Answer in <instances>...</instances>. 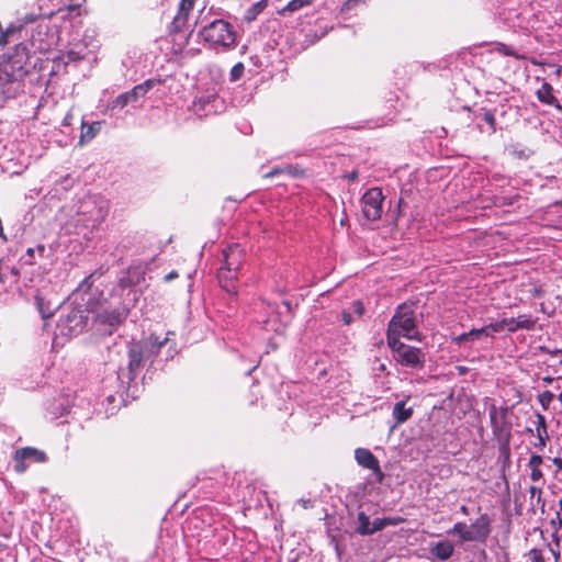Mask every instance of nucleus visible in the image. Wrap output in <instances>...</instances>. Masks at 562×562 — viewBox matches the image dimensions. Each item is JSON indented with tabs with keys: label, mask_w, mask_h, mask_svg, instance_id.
I'll return each instance as SVG.
<instances>
[{
	"label": "nucleus",
	"mask_w": 562,
	"mask_h": 562,
	"mask_svg": "<svg viewBox=\"0 0 562 562\" xmlns=\"http://www.w3.org/2000/svg\"><path fill=\"white\" fill-rule=\"evenodd\" d=\"M29 65L30 52L23 43L0 56V109L22 91L24 78L29 75Z\"/></svg>",
	"instance_id": "1"
},
{
	"label": "nucleus",
	"mask_w": 562,
	"mask_h": 562,
	"mask_svg": "<svg viewBox=\"0 0 562 562\" xmlns=\"http://www.w3.org/2000/svg\"><path fill=\"white\" fill-rule=\"evenodd\" d=\"M245 259L246 252L239 244L229 245L223 250V265L218 270L217 279L225 291L236 293V281Z\"/></svg>",
	"instance_id": "2"
},
{
	"label": "nucleus",
	"mask_w": 562,
	"mask_h": 562,
	"mask_svg": "<svg viewBox=\"0 0 562 562\" xmlns=\"http://www.w3.org/2000/svg\"><path fill=\"white\" fill-rule=\"evenodd\" d=\"M417 334V321L414 305L408 303L398 305L389 322L386 341H397L401 340V337L414 339Z\"/></svg>",
	"instance_id": "3"
},
{
	"label": "nucleus",
	"mask_w": 562,
	"mask_h": 562,
	"mask_svg": "<svg viewBox=\"0 0 562 562\" xmlns=\"http://www.w3.org/2000/svg\"><path fill=\"white\" fill-rule=\"evenodd\" d=\"M203 43L211 48L231 49L236 46V32L231 23L217 19L201 29L199 32Z\"/></svg>",
	"instance_id": "4"
},
{
	"label": "nucleus",
	"mask_w": 562,
	"mask_h": 562,
	"mask_svg": "<svg viewBox=\"0 0 562 562\" xmlns=\"http://www.w3.org/2000/svg\"><path fill=\"white\" fill-rule=\"evenodd\" d=\"M167 339L160 340L157 336L150 335L139 341L133 342L128 348V372L130 379H134L140 369L144 360L156 356Z\"/></svg>",
	"instance_id": "5"
},
{
	"label": "nucleus",
	"mask_w": 562,
	"mask_h": 562,
	"mask_svg": "<svg viewBox=\"0 0 562 562\" xmlns=\"http://www.w3.org/2000/svg\"><path fill=\"white\" fill-rule=\"evenodd\" d=\"M492 520L487 514H481L470 526L465 522H456L449 530L451 535H458L460 542L485 543L492 532Z\"/></svg>",
	"instance_id": "6"
},
{
	"label": "nucleus",
	"mask_w": 562,
	"mask_h": 562,
	"mask_svg": "<svg viewBox=\"0 0 562 562\" xmlns=\"http://www.w3.org/2000/svg\"><path fill=\"white\" fill-rule=\"evenodd\" d=\"M111 203L102 195H90L85 199L79 207V213L86 216L92 227H99L108 217Z\"/></svg>",
	"instance_id": "7"
},
{
	"label": "nucleus",
	"mask_w": 562,
	"mask_h": 562,
	"mask_svg": "<svg viewBox=\"0 0 562 562\" xmlns=\"http://www.w3.org/2000/svg\"><path fill=\"white\" fill-rule=\"evenodd\" d=\"M387 346L393 352L394 359L404 367L422 368L425 362V356L419 348L407 346L401 340L389 341Z\"/></svg>",
	"instance_id": "8"
},
{
	"label": "nucleus",
	"mask_w": 562,
	"mask_h": 562,
	"mask_svg": "<svg viewBox=\"0 0 562 562\" xmlns=\"http://www.w3.org/2000/svg\"><path fill=\"white\" fill-rule=\"evenodd\" d=\"M508 406L496 407L494 404L488 408V417L495 439L512 438V423L508 420Z\"/></svg>",
	"instance_id": "9"
},
{
	"label": "nucleus",
	"mask_w": 562,
	"mask_h": 562,
	"mask_svg": "<svg viewBox=\"0 0 562 562\" xmlns=\"http://www.w3.org/2000/svg\"><path fill=\"white\" fill-rule=\"evenodd\" d=\"M384 195L380 188L369 189L361 198L362 214L369 221H376L382 216Z\"/></svg>",
	"instance_id": "10"
},
{
	"label": "nucleus",
	"mask_w": 562,
	"mask_h": 562,
	"mask_svg": "<svg viewBox=\"0 0 562 562\" xmlns=\"http://www.w3.org/2000/svg\"><path fill=\"white\" fill-rule=\"evenodd\" d=\"M154 79H147L143 83L135 86L130 91L119 94L109 104L110 109H123L130 103L136 102L139 98L146 95V93L155 86Z\"/></svg>",
	"instance_id": "11"
},
{
	"label": "nucleus",
	"mask_w": 562,
	"mask_h": 562,
	"mask_svg": "<svg viewBox=\"0 0 562 562\" xmlns=\"http://www.w3.org/2000/svg\"><path fill=\"white\" fill-rule=\"evenodd\" d=\"M355 459L360 467L372 471L378 483H382L384 481L385 474L380 467V462L369 449L357 448L355 450Z\"/></svg>",
	"instance_id": "12"
},
{
	"label": "nucleus",
	"mask_w": 562,
	"mask_h": 562,
	"mask_svg": "<svg viewBox=\"0 0 562 562\" xmlns=\"http://www.w3.org/2000/svg\"><path fill=\"white\" fill-rule=\"evenodd\" d=\"M499 326V331L507 327L508 331L515 333L519 329L533 330L537 324V318H533L529 314L518 315L516 318H503L494 323Z\"/></svg>",
	"instance_id": "13"
},
{
	"label": "nucleus",
	"mask_w": 562,
	"mask_h": 562,
	"mask_svg": "<svg viewBox=\"0 0 562 562\" xmlns=\"http://www.w3.org/2000/svg\"><path fill=\"white\" fill-rule=\"evenodd\" d=\"M149 269L148 262H138L128 267L126 274L119 281L121 288H133L145 280V274Z\"/></svg>",
	"instance_id": "14"
},
{
	"label": "nucleus",
	"mask_w": 562,
	"mask_h": 562,
	"mask_svg": "<svg viewBox=\"0 0 562 562\" xmlns=\"http://www.w3.org/2000/svg\"><path fill=\"white\" fill-rule=\"evenodd\" d=\"M128 315L127 308H113L104 310L97 314L95 322L109 326L112 329H116L121 324L125 322Z\"/></svg>",
	"instance_id": "15"
},
{
	"label": "nucleus",
	"mask_w": 562,
	"mask_h": 562,
	"mask_svg": "<svg viewBox=\"0 0 562 562\" xmlns=\"http://www.w3.org/2000/svg\"><path fill=\"white\" fill-rule=\"evenodd\" d=\"M495 333H499V326L494 323H490L482 328H472L468 333H463L457 337H453L452 340L457 345L461 346L468 341H475L481 339L482 337H493Z\"/></svg>",
	"instance_id": "16"
},
{
	"label": "nucleus",
	"mask_w": 562,
	"mask_h": 562,
	"mask_svg": "<svg viewBox=\"0 0 562 562\" xmlns=\"http://www.w3.org/2000/svg\"><path fill=\"white\" fill-rule=\"evenodd\" d=\"M430 554L441 561L448 560L454 552V546L449 540L439 541L429 549Z\"/></svg>",
	"instance_id": "17"
},
{
	"label": "nucleus",
	"mask_w": 562,
	"mask_h": 562,
	"mask_svg": "<svg viewBox=\"0 0 562 562\" xmlns=\"http://www.w3.org/2000/svg\"><path fill=\"white\" fill-rule=\"evenodd\" d=\"M16 457L21 459L32 460L36 463H44L47 461L46 453L33 447L18 449Z\"/></svg>",
	"instance_id": "18"
},
{
	"label": "nucleus",
	"mask_w": 562,
	"mask_h": 562,
	"mask_svg": "<svg viewBox=\"0 0 562 562\" xmlns=\"http://www.w3.org/2000/svg\"><path fill=\"white\" fill-rule=\"evenodd\" d=\"M543 463V458L540 454L531 453L528 468L530 469V480L532 482H539L543 480V472L541 470V465Z\"/></svg>",
	"instance_id": "19"
},
{
	"label": "nucleus",
	"mask_w": 562,
	"mask_h": 562,
	"mask_svg": "<svg viewBox=\"0 0 562 562\" xmlns=\"http://www.w3.org/2000/svg\"><path fill=\"white\" fill-rule=\"evenodd\" d=\"M413 415V408L406 407V401L395 403L393 407V417L397 424L407 422Z\"/></svg>",
	"instance_id": "20"
},
{
	"label": "nucleus",
	"mask_w": 562,
	"mask_h": 562,
	"mask_svg": "<svg viewBox=\"0 0 562 562\" xmlns=\"http://www.w3.org/2000/svg\"><path fill=\"white\" fill-rule=\"evenodd\" d=\"M506 150L508 151L509 156L517 160H527L533 154L532 149L519 143L509 144Z\"/></svg>",
	"instance_id": "21"
},
{
	"label": "nucleus",
	"mask_w": 562,
	"mask_h": 562,
	"mask_svg": "<svg viewBox=\"0 0 562 562\" xmlns=\"http://www.w3.org/2000/svg\"><path fill=\"white\" fill-rule=\"evenodd\" d=\"M550 526L552 529V539L555 542L557 547H560L559 531L562 528V498L559 501V510L555 513V516L550 520Z\"/></svg>",
	"instance_id": "22"
},
{
	"label": "nucleus",
	"mask_w": 562,
	"mask_h": 562,
	"mask_svg": "<svg viewBox=\"0 0 562 562\" xmlns=\"http://www.w3.org/2000/svg\"><path fill=\"white\" fill-rule=\"evenodd\" d=\"M283 173L290 175L292 177H300L303 175V170H301L296 167H293L291 165H288L285 167H276V168H272L269 172L265 173L263 178L268 179V178H272L274 176L283 175Z\"/></svg>",
	"instance_id": "23"
},
{
	"label": "nucleus",
	"mask_w": 562,
	"mask_h": 562,
	"mask_svg": "<svg viewBox=\"0 0 562 562\" xmlns=\"http://www.w3.org/2000/svg\"><path fill=\"white\" fill-rule=\"evenodd\" d=\"M538 99L546 104H553L557 98L553 94V88L550 83L543 82L541 88L537 91Z\"/></svg>",
	"instance_id": "24"
},
{
	"label": "nucleus",
	"mask_w": 562,
	"mask_h": 562,
	"mask_svg": "<svg viewBox=\"0 0 562 562\" xmlns=\"http://www.w3.org/2000/svg\"><path fill=\"white\" fill-rule=\"evenodd\" d=\"M101 130V123L100 122H93L92 124H85L82 123V130L80 135L81 142H89L92 138L95 137V135Z\"/></svg>",
	"instance_id": "25"
},
{
	"label": "nucleus",
	"mask_w": 562,
	"mask_h": 562,
	"mask_svg": "<svg viewBox=\"0 0 562 562\" xmlns=\"http://www.w3.org/2000/svg\"><path fill=\"white\" fill-rule=\"evenodd\" d=\"M188 21L189 14L177 12L176 16L170 23L169 32L175 34L182 32L187 26Z\"/></svg>",
	"instance_id": "26"
},
{
	"label": "nucleus",
	"mask_w": 562,
	"mask_h": 562,
	"mask_svg": "<svg viewBox=\"0 0 562 562\" xmlns=\"http://www.w3.org/2000/svg\"><path fill=\"white\" fill-rule=\"evenodd\" d=\"M358 522L359 526L357 528L358 533L362 536L372 535V524L370 521L369 516L364 512L358 513Z\"/></svg>",
	"instance_id": "27"
},
{
	"label": "nucleus",
	"mask_w": 562,
	"mask_h": 562,
	"mask_svg": "<svg viewBox=\"0 0 562 562\" xmlns=\"http://www.w3.org/2000/svg\"><path fill=\"white\" fill-rule=\"evenodd\" d=\"M314 0H291L288 4L279 11V14L283 15L286 12H295L304 7L313 3Z\"/></svg>",
	"instance_id": "28"
},
{
	"label": "nucleus",
	"mask_w": 562,
	"mask_h": 562,
	"mask_svg": "<svg viewBox=\"0 0 562 562\" xmlns=\"http://www.w3.org/2000/svg\"><path fill=\"white\" fill-rule=\"evenodd\" d=\"M268 1L267 0H260L256 3H254L246 13V19L251 21L256 19V16L263 11V9L267 7Z\"/></svg>",
	"instance_id": "29"
},
{
	"label": "nucleus",
	"mask_w": 562,
	"mask_h": 562,
	"mask_svg": "<svg viewBox=\"0 0 562 562\" xmlns=\"http://www.w3.org/2000/svg\"><path fill=\"white\" fill-rule=\"evenodd\" d=\"M536 418H537V420L535 423L536 424V427H535L536 436L549 434L546 417L541 413H536Z\"/></svg>",
	"instance_id": "30"
},
{
	"label": "nucleus",
	"mask_w": 562,
	"mask_h": 562,
	"mask_svg": "<svg viewBox=\"0 0 562 562\" xmlns=\"http://www.w3.org/2000/svg\"><path fill=\"white\" fill-rule=\"evenodd\" d=\"M553 397L554 394L551 391H543L537 396L538 402L540 403L544 411H547L550 407Z\"/></svg>",
	"instance_id": "31"
},
{
	"label": "nucleus",
	"mask_w": 562,
	"mask_h": 562,
	"mask_svg": "<svg viewBox=\"0 0 562 562\" xmlns=\"http://www.w3.org/2000/svg\"><path fill=\"white\" fill-rule=\"evenodd\" d=\"M36 306L43 318H48L53 315L49 306L45 305V301L41 295L35 296Z\"/></svg>",
	"instance_id": "32"
},
{
	"label": "nucleus",
	"mask_w": 562,
	"mask_h": 562,
	"mask_svg": "<svg viewBox=\"0 0 562 562\" xmlns=\"http://www.w3.org/2000/svg\"><path fill=\"white\" fill-rule=\"evenodd\" d=\"M496 50L505 56H512V57H515L517 59H524L525 56L524 55H520L518 54L513 47L508 46V45H505V44H499L497 47H496Z\"/></svg>",
	"instance_id": "33"
},
{
	"label": "nucleus",
	"mask_w": 562,
	"mask_h": 562,
	"mask_svg": "<svg viewBox=\"0 0 562 562\" xmlns=\"http://www.w3.org/2000/svg\"><path fill=\"white\" fill-rule=\"evenodd\" d=\"M244 71H245V66L243 63H237L235 64L232 69H231V72H229V79L231 81H237L239 80L243 75H244Z\"/></svg>",
	"instance_id": "34"
},
{
	"label": "nucleus",
	"mask_w": 562,
	"mask_h": 562,
	"mask_svg": "<svg viewBox=\"0 0 562 562\" xmlns=\"http://www.w3.org/2000/svg\"><path fill=\"white\" fill-rule=\"evenodd\" d=\"M528 562H546L542 550L533 548L527 553Z\"/></svg>",
	"instance_id": "35"
},
{
	"label": "nucleus",
	"mask_w": 562,
	"mask_h": 562,
	"mask_svg": "<svg viewBox=\"0 0 562 562\" xmlns=\"http://www.w3.org/2000/svg\"><path fill=\"white\" fill-rule=\"evenodd\" d=\"M499 443V452L502 456H504L507 460L509 459L510 457V448H509V442H510V438H507V439H496Z\"/></svg>",
	"instance_id": "36"
},
{
	"label": "nucleus",
	"mask_w": 562,
	"mask_h": 562,
	"mask_svg": "<svg viewBox=\"0 0 562 562\" xmlns=\"http://www.w3.org/2000/svg\"><path fill=\"white\" fill-rule=\"evenodd\" d=\"M195 0H181L178 7V12L189 14L194 8Z\"/></svg>",
	"instance_id": "37"
},
{
	"label": "nucleus",
	"mask_w": 562,
	"mask_h": 562,
	"mask_svg": "<svg viewBox=\"0 0 562 562\" xmlns=\"http://www.w3.org/2000/svg\"><path fill=\"white\" fill-rule=\"evenodd\" d=\"M483 120H484V122H486L490 125L491 133H495L496 132V120H495L494 113L490 110H486L483 114Z\"/></svg>",
	"instance_id": "38"
},
{
	"label": "nucleus",
	"mask_w": 562,
	"mask_h": 562,
	"mask_svg": "<svg viewBox=\"0 0 562 562\" xmlns=\"http://www.w3.org/2000/svg\"><path fill=\"white\" fill-rule=\"evenodd\" d=\"M529 494H530V503L533 506V499H537V503L539 504L542 499V488L539 486L531 485L529 487Z\"/></svg>",
	"instance_id": "39"
},
{
	"label": "nucleus",
	"mask_w": 562,
	"mask_h": 562,
	"mask_svg": "<svg viewBox=\"0 0 562 562\" xmlns=\"http://www.w3.org/2000/svg\"><path fill=\"white\" fill-rule=\"evenodd\" d=\"M537 437V442L533 443V447L539 450V451H542L548 441L550 440V436L549 434H546V435H541V436H536Z\"/></svg>",
	"instance_id": "40"
},
{
	"label": "nucleus",
	"mask_w": 562,
	"mask_h": 562,
	"mask_svg": "<svg viewBox=\"0 0 562 562\" xmlns=\"http://www.w3.org/2000/svg\"><path fill=\"white\" fill-rule=\"evenodd\" d=\"M42 35H48L47 25H37L35 33L32 35L33 43L35 44L37 41L42 42Z\"/></svg>",
	"instance_id": "41"
},
{
	"label": "nucleus",
	"mask_w": 562,
	"mask_h": 562,
	"mask_svg": "<svg viewBox=\"0 0 562 562\" xmlns=\"http://www.w3.org/2000/svg\"><path fill=\"white\" fill-rule=\"evenodd\" d=\"M25 460L26 459L18 458L16 451L14 452V461H15L14 470H15V472L24 473L26 471L27 464L25 463Z\"/></svg>",
	"instance_id": "42"
},
{
	"label": "nucleus",
	"mask_w": 562,
	"mask_h": 562,
	"mask_svg": "<svg viewBox=\"0 0 562 562\" xmlns=\"http://www.w3.org/2000/svg\"><path fill=\"white\" fill-rule=\"evenodd\" d=\"M56 44V37H55V34H50L46 41V43H41L38 46H37V49L40 50H43V52H46V50H49L50 47L53 45Z\"/></svg>",
	"instance_id": "43"
},
{
	"label": "nucleus",
	"mask_w": 562,
	"mask_h": 562,
	"mask_svg": "<svg viewBox=\"0 0 562 562\" xmlns=\"http://www.w3.org/2000/svg\"><path fill=\"white\" fill-rule=\"evenodd\" d=\"M14 31L12 27H8L5 31L0 24V46L8 44L10 34Z\"/></svg>",
	"instance_id": "44"
},
{
	"label": "nucleus",
	"mask_w": 562,
	"mask_h": 562,
	"mask_svg": "<svg viewBox=\"0 0 562 562\" xmlns=\"http://www.w3.org/2000/svg\"><path fill=\"white\" fill-rule=\"evenodd\" d=\"M385 527H386L385 518H376L372 522V528H371L372 533H374L375 531H380V530L384 529Z\"/></svg>",
	"instance_id": "45"
},
{
	"label": "nucleus",
	"mask_w": 562,
	"mask_h": 562,
	"mask_svg": "<svg viewBox=\"0 0 562 562\" xmlns=\"http://www.w3.org/2000/svg\"><path fill=\"white\" fill-rule=\"evenodd\" d=\"M66 60L64 61L65 65H67L68 63H72V61H78V60H81L82 59V56L75 52V50H69L67 54H66Z\"/></svg>",
	"instance_id": "46"
},
{
	"label": "nucleus",
	"mask_w": 562,
	"mask_h": 562,
	"mask_svg": "<svg viewBox=\"0 0 562 562\" xmlns=\"http://www.w3.org/2000/svg\"><path fill=\"white\" fill-rule=\"evenodd\" d=\"M386 526H397L406 521L404 517H384Z\"/></svg>",
	"instance_id": "47"
},
{
	"label": "nucleus",
	"mask_w": 562,
	"mask_h": 562,
	"mask_svg": "<svg viewBox=\"0 0 562 562\" xmlns=\"http://www.w3.org/2000/svg\"><path fill=\"white\" fill-rule=\"evenodd\" d=\"M352 308H353V312L356 314H358L359 316L363 315L364 313V306H363V303L361 301H355L352 303Z\"/></svg>",
	"instance_id": "48"
},
{
	"label": "nucleus",
	"mask_w": 562,
	"mask_h": 562,
	"mask_svg": "<svg viewBox=\"0 0 562 562\" xmlns=\"http://www.w3.org/2000/svg\"><path fill=\"white\" fill-rule=\"evenodd\" d=\"M341 321L345 325H350L352 323V316L349 312L342 311L341 312Z\"/></svg>",
	"instance_id": "49"
},
{
	"label": "nucleus",
	"mask_w": 562,
	"mask_h": 562,
	"mask_svg": "<svg viewBox=\"0 0 562 562\" xmlns=\"http://www.w3.org/2000/svg\"><path fill=\"white\" fill-rule=\"evenodd\" d=\"M359 177L358 170H353L349 173H346L344 178H346L350 182H355Z\"/></svg>",
	"instance_id": "50"
},
{
	"label": "nucleus",
	"mask_w": 562,
	"mask_h": 562,
	"mask_svg": "<svg viewBox=\"0 0 562 562\" xmlns=\"http://www.w3.org/2000/svg\"><path fill=\"white\" fill-rule=\"evenodd\" d=\"M552 462L557 467V469L562 472V458L555 457L553 458Z\"/></svg>",
	"instance_id": "51"
},
{
	"label": "nucleus",
	"mask_w": 562,
	"mask_h": 562,
	"mask_svg": "<svg viewBox=\"0 0 562 562\" xmlns=\"http://www.w3.org/2000/svg\"><path fill=\"white\" fill-rule=\"evenodd\" d=\"M3 259L0 258V285L5 282V274L2 271Z\"/></svg>",
	"instance_id": "52"
},
{
	"label": "nucleus",
	"mask_w": 562,
	"mask_h": 562,
	"mask_svg": "<svg viewBox=\"0 0 562 562\" xmlns=\"http://www.w3.org/2000/svg\"><path fill=\"white\" fill-rule=\"evenodd\" d=\"M176 278H178V272L171 271L170 273L165 276V281H171Z\"/></svg>",
	"instance_id": "53"
},
{
	"label": "nucleus",
	"mask_w": 562,
	"mask_h": 562,
	"mask_svg": "<svg viewBox=\"0 0 562 562\" xmlns=\"http://www.w3.org/2000/svg\"><path fill=\"white\" fill-rule=\"evenodd\" d=\"M36 250H37V252L40 254L41 257H44L45 251H46L45 245L38 244L36 246Z\"/></svg>",
	"instance_id": "54"
},
{
	"label": "nucleus",
	"mask_w": 562,
	"mask_h": 562,
	"mask_svg": "<svg viewBox=\"0 0 562 562\" xmlns=\"http://www.w3.org/2000/svg\"><path fill=\"white\" fill-rule=\"evenodd\" d=\"M542 381L546 383H552L554 381V378L550 376V375H546L542 378Z\"/></svg>",
	"instance_id": "55"
},
{
	"label": "nucleus",
	"mask_w": 562,
	"mask_h": 562,
	"mask_svg": "<svg viewBox=\"0 0 562 562\" xmlns=\"http://www.w3.org/2000/svg\"><path fill=\"white\" fill-rule=\"evenodd\" d=\"M460 512H461L463 515L468 516V515H469V508H468V506H465V505L460 506Z\"/></svg>",
	"instance_id": "56"
},
{
	"label": "nucleus",
	"mask_w": 562,
	"mask_h": 562,
	"mask_svg": "<svg viewBox=\"0 0 562 562\" xmlns=\"http://www.w3.org/2000/svg\"><path fill=\"white\" fill-rule=\"evenodd\" d=\"M34 254H35V249H34V248H27V249H26V255H27L30 258H33V257H34Z\"/></svg>",
	"instance_id": "57"
},
{
	"label": "nucleus",
	"mask_w": 562,
	"mask_h": 562,
	"mask_svg": "<svg viewBox=\"0 0 562 562\" xmlns=\"http://www.w3.org/2000/svg\"><path fill=\"white\" fill-rule=\"evenodd\" d=\"M10 272H11L12 274L16 276V277H19V274H20V271H19V269H18L16 267H12V268L10 269Z\"/></svg>",
	"instance_id": "58"
},
{
	"label": "nucleus",
	"mask_w": 562,
	"mask_h": 562,
	"mask_svg": "<svg viewBox=\"0 0 562 562\" xmlns=\"http://www.w3.org/2000/svg\"><path fill=\"white\" fill-rule=\"evenodd\" d=\"M42 562H61V561L47 557L44 560H42Z\"/></svg>",
	"instance_id": "59"
},
{
	"label": "nucleus",
	"mask_w": 562,
	"mask_h": 562,
	"mask_svg": "<svg viewBox=\"0 0 562 562\" xmlns=\"http://www.w3.org/2000/svg\"><path fill=\"white\" fill-rule=\"evenodd\" d=\"M551 551H552V553H553V555L555 557L557 560L560 559V550H559V548L557 550H551Z\"/></svg>",
	"instance_id": "60"
},
{
	"label": "nucleus",
	"mask_w": 562,
	"mask_h": 562,
	"mask_svg": "<svg viewBox=\"0 0 562 562\" xmlns=\"http://www.w3.org/2000/svg\"><path fill=\"white\" fill-rule=\"evenodd\" d=\"M78 9H79V8H78V5H69V7L67 8V10H68L69 12L78 11Z\"/></svg>",
	"instance_id": "61"
},
{
	"label": "nucleus",
	"mask_w": 562,
	"mask_h": 562,
	"mask_svg": "<svg viewBox=\"0 0 562 562\" xmlns=\"http://www.w3.org/2000/svg\"><path fill=\"white\" fill-rule=\"evenodd\" d=\"M541 294H542L541 289H536L535 292H533L535 296H540Z\"/></svg>",
	"instance_id": "62"
},
{
	"label": "nucleus",
	"mask_w": 562,
	"mask_h": 562,
	"mask_svg": "<svg viewBox=\"0 0 562 562\" xmlns=\"http://www.w3.org/2000/svg\"><path fill=\"white\" fill-rule=\"evenodd\" d=\"M257 396H254L251 400H250V404L251 405H255L257 403Z\"/></svg>",
	"instance_id": "63"
},
{
	"label": "nucleus",
	"mask_w": 562,
	"mask_h": 562,
	"mask_svg": "<svg viewBox=\"0 0 562 562\" xmlns=\"http://www.w3.org/2000/svg\"><path fill=\"white\" fill-rule=\"evenodd\" d=\"M558 398L559 401L562 403V391L560 392V394L558 395Z\"/></svg>",
	"instance_id": "64"
}]
</instances>
